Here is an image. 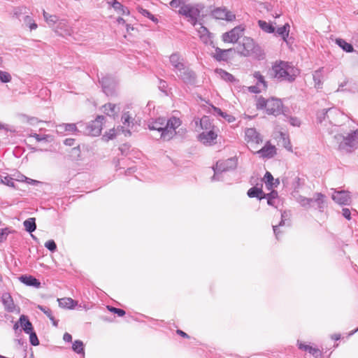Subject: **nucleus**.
<instances>
[{"mask_svg":"<svg viewBox=\"0 0 358 358\" xmlns=\"http://www.w3.org/2000/svg\"><path fill=\"white\" fill-rule=\"evenodd\" d=\"M136 114L131 103L124 105L113 104V120H119L120 125L113 127V138L118 135L131 136V129L136 122Z\"/></svg>","mask_w":358,"mask_h":358,"instance_id":"f257e3e1","label":"nucleus"},{"mask_svg":"<svg viewBox=\"0 0 358 358\" xmlns=\"http://www.w3.org/2000/svg\"><path fill=\"white\" fill-rule=\"evenodd\" d=\"M147 124L150 130H156L160 133L161 139L169 141L176 135V129L180 126L181 121L176 117L169 120L160 117L148 120Z\"/></svg>","mask_w":358,"mask_h":358,"instance_id":"f03ea898","label":"nucleus"},{"mask_svg":"<svg viewBox=\"0 0 358 358\" xmlns=\"http://www.w3.org/2000/svg\"><path fill=\"white\" fill-rule=\"evenodd\" d=\"M299 70L291 63L276 61L271 67V76L278 82L293 83L299 75Z\"/></svg>","mask_w":358,"mask_h":358,"instance_id":"7ed1b4c3","label":"nucleus"},{"mask_svg":"<svg viewBox=\"0 0 358 358\" xmlns=\"http://www.w3.org/2000/svg\"><path fill=\"white\" fill-rule=\"evenodd\" d=\"M239 47L241 48L238 50L241 55L244 57L254 56L259 59L263 58L264 52L262 48L250 37H244Z\"/></svg>","mask_w":358,"mask_h":358,"instance_id":"20e7f679","label":"nucleus"},{"mask_svg":"<svg viewBox=\"0 0 358 358\" xmlns=\"http://www.w3.org/2000/svg\"><path fill=\"white\" fill-rule=\"evenodd\" d=\"M113 10L116 11L117 13L122 14L124 16V17H117L116 22L117 23V24L119 26L124 27L126 29L127 33L128 34H129L131 31H134V27H132L129 23V22L130 21L129 19L131 18V16H130V12L128 8L123 6L117 0H113Z\"/></svg>","mask_w":358,"mask_h":358,"instance_id":"39448f33","label":"nucleus"},{"mask_svg":"<svg viewBox=\"0 0 358 358\" xmlns=\"http://www.w3.org/2000/svg\"><path fill=\"white\" fill-rule=\"evenodd\" d=\"M103 115H98L94 120H92L88 123L78 122V125L80 129H82V133L85 135L97 136L100 135L102 126L103 120H104Z\"/></svg>","mask_w":358,"mask_h":358,"instance_id":"423d86ee","label":"nucleus"},{"mask_svg":"<svg viewBox=\"0 0 358 358\" xmlns=\"http://www.w3.org/2000/svg\"><path fill=\"white\" fill-rule=\"evenodd\" d=\"M203 7L199 4H186L181 6L178 13L189 18V21L193 26L197 23L198 18L200 16Z\"/></svg>","mask_w":358,"mask_h":358,"instance_id":"0eeeda50","label":"nucleus"},{"mask_svg":"<svg viewBox=\"0 0 358 358\" xmlns=\"http://www.w3.org/2000/svg\"><path fill=\"white\" fill-rule=\"evenodd\" d=\"M338 148L347 152H352L358 148V129L351 131L346 136H343V141Z\"/></svg>","mask_w":358,"mask_h":358,"instance_id":"6e6552de","label":"nucleus"},{"mask_svg":"<svg viewBox=\"0 0 358 358\" xmlns=\"http://www.w3.org/2000/svg\"><path fill=\"white\" fill-rule=\"evenodd\" d=\"M175 74L186 85L194 86L196 83V73L187 64L175 73Z\"/></svg>","mask_w":358,"mask_h":358,"instance_id":"1a4fd4ad","label":"nucleus"},{"mask_svg":"<svg viewBox=\"0 0 358 358\" xmlns=\"http://www.w3.org/2000/svg\"><path fill=\"white\" fill-rule=\"evenodd\" d=\"M245 26L238 25L222 34V38L224 43H236L244 34Z\"/></svg>","mask_w":358,"mask_h":358,"instance_id":"9d476101","label":"nucleus"},{"mask_svg":"<svg viewBox=\"0 0 358 358\" xmlns=\"http://www.w3.org/2000/svg\"><path fill=\"white\" fill-rule=\"evenodd\" d=\"M238 165V159L236 157H230L225 160H219L216 162V169L221 172H226L236 169Z\"/></svg>","mask_w":358,"mask_h":358,"instance_id":"9b49d317","label":"nucleus"},{"mask_svg":"<svg viewBox=\"0 0 358 358\" xmlns=\"http://www.w3.org/2000/svg\"><path fill=\"white\" fill-rule=\"evenodd\" d=\"M266 113L277 116L282 113V103L280 99L271 98L268 99L266 108Z\"/></svg>","mask_w":358,"mask_h":358,"instance_id":"f8f14e48","label":"nucleus"},{"mask_svg":"<svg viewBox=\"0 0 358 358\" xmlns=\"http://www.w3.org/2000/svg\"><path fill=\"white\" fill-rule=\"evenodd\" d=\"M217 134L214 129L203 131L198 136V140L205 145H212L216 143Z\"/></svg>","mask_w":358,"mask_h":358,"instance_id":"ddd939ff","label":"nucleus"},{"mask_svg":"<svg viewBox=\"0 0 358 358\" xmlns=\"http://www.w3.org/2000/svg\"><path fill=\"white\" fill-rule=\"evenodd\" d=\"M212 15L218 20L231 22L236 19V15L226 8H217L212 11Z\"/></svg>","mask_w":358,"mask_h":358,"instance_id":"4468645a","label":"nucleus"},{"mask_svg":"<svg viewBox=\"0 0 358 358\" xmlns=\"http://www.w3.org/2000/svg\"><path fill=\"white\" fill-rule=\"evenodd\" d=\"M169 62L171 65V70L174 73H176L178 70L186 65L184 58L178 52L173 53L170 55Z\"/></svg>","mask_w":358,"mask_h":358,"instance_id":"2eb2a0df","label":"nucleus"},{"mask_svg":"<svg viewBox=\"0 0 358 358\" xmlns=\"http://www.w3.org/2000/svg\"><path fill=\"white\" fill-rule=\"evenodd\" d=\"M331 198L340 205H348L351 200L350 192L346 191H335Z\"/></svg>","mask_w":358,"mask_h":358,"instance_id":"dca6fc26","label":"nucleus"},{"mask_svg":"<svg viewBox=\"0 0 358 358\" xmlns=\"http://www.w3.org/2000/svg\"><path fill=\"white\" fill-rule=\"evenodd\" d=\"M245 141L248 143L259 144L262 142L260 134L255 128H248L245 131Z\"/></svg>","mask_w":358,"mask_h":358,"instance_id":"f3484780","label":"nucleus"},{"mask_svg":"<svg viewBox=\"0 0 358 358\" xmlns=\"http://www.w3.org/2000/svg\"><path fill=\"white\" fill-rule=\"evenodd\" d=\"M256 154L259 155L262 158L270 159L276 154V148L274 145H271L268 141L266 145L258 150Z\"/></svg>","mask_w":358,"mask_h":358,"instance_id":"a211bd4d","label":"nucleus"},{"mask_svg":"<svg viewBox=\"0 0 358 358\" xmlns=\"http://www.w3.org/2000/svg\"><path fill=\"white\" fill-rule=\"evenodd\" d=\"M290 178L292 181L289 182V177H286V178L282 179V183L284 185H289L291 187L294 189V191L297 192L300 187H301L304 183V181L302 180L299 176H295L294 173L292 174Z\"/></svg>","mask_w":358,"mask_h":358,"instance_id":"6ab92c4d","label":"nucleus"},{"mask_svg":"<svg viewBox=\"0 0 358 358\" xmlns=\"http://www.w3.org/2000/svg\"><path fill=\"white\" fill-rule=\"evenodd\" d=\"M78 124L75 123H62L57 126V132L58 133H64V132H73L82 133V129L77 127Z\"/></svg>","mask_w":358,"mask_h":358,"instance_id":"aec40b11","label":"nucleus"},{"mask_svg":"<svg viewBox=\"0 0 358 358\" xmlns=\"http://www.w3.org/2000/svg\"><path fill=\"white\" fill-rule=\"evenodd\" d=\"M102 91L106 96L112 95V79L109 76H103L99 80Z\"/></svg>","mask_w":358,"mask_h":358,"instance_id":"412c9836","label":"nucleus"},{"mask_svg":"<svg viewBox=\"0 0 358 358\" xmlns=\"http://www.w3.org/2000/svg\"><path fill=\"white\" fill-rule=\"evenodd\" d=\"M289 24L285 23L282 27H278L276 30V34L280 36L283 41L288 45L291 44V39H293L292 37L289 38Z\"/></svg>","mask_w":358,"mask_h":358,"instance_id":"4be33fe9","label":"nucleus"},{"mask_svg":"<svg viewBox=\"0 0 358 358\" xmlns=\"http://www.w3.org/2000/svg\"><path fill=\"white\" fill-rule=\"evenodd\" d=\"M19 280L20 282L27 286L34 287L36 288L41 287V282L32 275H22L19 277Z\"/></svg>","mask_w":358,"mask_h":358,"instance_id":"5701e85b","label":"nucleus"},{"mask_svg":"<svg viewBox=\"0 0 358 358\" xmlns=\"http://www.w3.org/2000/svg\"><path fill=\"white\" fill-rule=\"evenodd\" d=\"M297 345H298L299 349L308 352L309 354L313 355L315 358H321L322 357V352L318 348H313L312 346L306 345L301 342H299V341H297Z\"/></svg>","mask_w":358,"mask_h":358,"instance_id":"b1692460","label":"nucleus"},{"mask_svg":"<svg viewBox=\"0 0 358 358\" xmlns=\"http://www.w3.org/2000/svg\"><path fill=\"white\" fill-rule=\"evenodd\" d=\"M313 203L317 206V209L320 212H323L326 207V196L320 192H316L314 194Z\"/></svg>","mask_w":358,"mask_h":358,"instance_id":"393cba45","label":"nucleus"},{"mask_svg":"<svg viewBox=\"0 0 358 358\" xmlns=\"http://www.w3.org/2000/svg\"><path fill=\"white\" fill-rule=\"evenodd\" d=\"M262 199H266L268 205L277 208V205L280 201L278 193L276 190H271L270 193H264Z\"/></svg>","mask_w":358,"mask_h":358,"instance_id":"a878e982","label":"nucleus"},{"mask_svg":"<svg viewBox=\"0 0 358 358\" xmlns=\"http://www.w3.org/2000/svg\"><path fill=\"white\" fill-rule=\"evenodd\" d=\"M338 113V110L335 108H329L327 109H322L317 111L316 114L317 121L319 123H322L326 119L329 118V115Z\"/></svg>","mask_w":358,"mask_h":358,"instance_id":"bb28decb","label":"nucleus"},{"mask_svg":"<svg viewBox=\"0 0 358 358\" xmlns=\"http://www.w3.org/2000/svg\"><path fill=\"white\" fill-rule=\"evenodd\" d=\"M232 48L223 50L220 48H216L215 54L213 55V58L217 62H227L229 59L227 53L231 52Z\"/></svg>","mask_w":358,"mask_h":358,"instance_id":"cd10ccee","label":"nucleus"},{"mask_svg":"<svg viewBox=\"0 0 358 358\" xmlns=\"http://www.w3.org/2000/svg\"><path fill=\"white\" fill-rule=\"evenodd\" d=\"M2 303L6 311L12 313L15 310V304L10 294H3L2 296Z\"/></svg>","mask_w":358,"mask_h":358,"instance_id":"c85d7f7f","label":"nucleus"},{"mask_svg":"<svg viewBox=\"0 0 358 358\" xmlns=\"http://www.w3.org/2000/svg\"><path fill=\"white\" fill-rule=\"evenodd\" d=\"M19 323H20V326L22 327L23 331L26 334L31 333V331L34 330V327H33L31 322L28 319V317L24 315H22L20 317Z\"/></svg>","mask_w":358,"mask_h":358,"instance_id":"c756f323","label":"nucleus"},{"mask_svg":"<svg viewBox=\"0 0 358 358\" xmlns=\"http://www.w3.org/2000/svg\"><path fill=\"white\" fill-rule=\"evenodd\" d=\"M59 306L64 308L73 309L77 305V301L71 298H62L57 299Z\"/></svg>","mask_w":358,"mask_h":358,"instance_id":"7c9ffc66","label":"nucleus"},{"mask_svg":"<svg viewBox=\"0 0 358 358\" xmlns=\"http://www.w3.org/2000/svg\"><path fill=\"white\" fill-rule=\"evenodd\" d=\"M289 215H290L289 212H287L286 210L282 211L281 212V220H280V223L278 225L273 226V233L277 239H278V236L280 234L278 227L285 225V220H287L289 218Z\"/></svg>","mask_w":358,"mask_h":358,"instance_id":"2f4dec72","label":"nucleus"},{"mask_svg":"<svg viewBox=\"0 0 358 358\" xmlns=\"http://www.w3.org/2000/svg\"><path fill=\"white\" fill-rule=\"evenodd\" d=\"M264 192H263L262 188H259L257 187H252L248 190L247 195L250 198H257L259 200L262 199V196Z\"/></svg>","mask_w":358,"mask_h":358,"instance_id":"473e14b6","label":"nucleus"},{"mask_svg":"<svg viewBox=\"0 0 358 358\" xmlns=\"http://www.w3.org/2000/svg\"><path fill=\"white\" fill-rule=\"evenodd\" d=\"M336 43L345 52H354V48L352 45L350 43H348L343 38H336Z\"/></svg>","mask_w":358,"mask_h":358,"instance_id":"72a5a7b5","label":"nucleus"},{"mask_svg":"<svg viewBox=\"0 0 358 358\" xmlns=\"http://www.w3.org/2000/svg\"><path fill=\"white\" fill-rule=\"evenodd\" d=\"M297 202L300 204V206L305 209H309L312 208L313 203V198H307L303 196H299L297 198Z\"/></svg>","mask_w":358,"mask_h":358,"instance_id":"f704fd0d","label":"nucleus"},{"mask_svg":"<svg viewBox=\"0 0 358 358\" xmlns=\"http://www.w3.org/2000/svg\"><path fill=\"white\" fill-rule=\"evenodd\" d=\"M25 230L29 233H32L36 229V218L29 217L23 222Z\"/></svg>","mask_w":358,"mask_h":358,"instance_id":"c9c22d12","label":"nucleus"},{"mask_svg":"<svg viewBox=\"0 0 358 358\" xmlns=\"http://www.w3.org/2000/svg\"><path fill=\"white\" fill-rule=\"evenodd\" d=\"M200 126L203 130L208 131L210 129H215V126L210 122L209 117L203 116L200 119Z\"/></svg>","mask_w":358,"mask_h":358,"instance_id":"e433bc0d","label":"nucleus"},{"mask_svg":"<svg viewBox=\"0 0 358 358\" xmlns=\"http://www.w3.org/2000/svg\"><path fill=\"white\" fill-rule=\"evenodd\" d=\"M313 78L316 87H320L322 85L323 68L315 71L313 73Z\"/></svg>","mask_w":358,"mask_h":358,"instance_id":"4c0bfd02","label":"nucleus"},{"mask_svg":"<svg viewBox=\"0 0 358 358\" xmlns=\"http://www.w3.org/2000/svg\"><path fill=\"white\" fill-rule=\"evenodd\" d=\"M258 25L264 31L268 34H273L275 31V29L272 24L268 23L264 20H259Z\"/></svg>","mask_w":358,"mask_h":358,"instance_id":"58836bf2","label":"nucleus"},{"mask_svg":"<svg viewBox=\"0 0 358 358\" xmlns=\"http://www.w3.org/2000/svg\"><path fill=\"white\" fill-rule=\"evenodd\" d=\"M253 76L257 80V85L259 87L262 85L263 90L267 88V83L265 80L264 77L261 74L259 71H255L253 74Z\"/></svg>","mask_w":358,"mask_h":358,"instance_id":"ea45409f","label":"nucleus"},{"mask_svg":"<svg viewBox=\"0 0 358 358\" xmlns=\"http://www.w3.org/2000/svg\"><path fill=\"white\" fill-rule=\"evenodd\" d=\"M72 350L78 355L85 354L84 343L80 340H76L72 345Z\"/></svg>","mask_w":358,"mask_h":358,"instance_id":"a19ab883","label":"nucleus"},{"mask_svg":"<svg viewBox=\"0 0 358 358\" xmlns=\"http://www.w3.org/2000/svg\"><path fill=\"white\" fill-rule=\"evenodd\" d=\"M27 8L24 6H20L14 8L13 12V17H16L21 20V17L23 18V16L27 15Z\"/></svg>","mask_w":358,"mask_h":358,"instance_id":"79ce46f5","label":"nucleus"},{"mask_svg":"<svg viewBox=\"0 0 358 358\" xmlns=\"http://www.w3.org/2000/svg\"><path fill=\"white\" fill-rule=\"evenodd\" d=\"M216 71L220 73V76L222 78V79H223L225 81L233 83L235 80V78L232 74L228 73L227 71L222 69H217Z\"/></svg>","mask_w":358,"mask_h":358,"instance_id":"37998d69","label":"nucleus"},{"mask_svg":"<svg viewBox=\"0 0 358 358\" xmlns=\"http://www.w3.org/2000/svg\"><path fill=\"white\" fill-rule=\"evenodd\" d=\"M69 155L73 160H81V150L80 145L73 148L69 152Z\"/></svg>","mask_w":358,"mask_h":358,"instance_id":"c03bdc74","label":"nucleus"},{"mask_svg":"<svg viewBox=\"0 0 358 358\" xmlns=\"http://www.w3.org/2000/svg\"><path fill=\"white\" fill-rule=\"evenodd\" d=\"M266 186L268 189H271L273 187L274 178L269 171H266L263 178Z\"/></svg>","mask_w":358,"mask_h":358,"instance_id":"a18cd8bd","label":"nucleus"},{"mask_svg":"<svg viewBox=\"0 0 358 358\" xmlns=\"http://www.w3.org/2000/svg\"><path fill=\"white\" fill-rule=\"evenodd\" d=\"M23 21L26 26L29 27L31 30L36 29L38 27L33 18L27 14L23 16Z\"/></svg>","mask_w":358,"mask_h":358,"instance_id":"49530a36","label":"nucleus"},{"mask_svg":"<svg viewBox=\"0 0 358 358\" xmlns=\"http://www.w3.org/2000/svg\"><path fill=\"white\" fill-rule=\"evenodd\" d=\"M0 182L8 187H13L14 189L15 188V185L13 182V178L8 175L6 176H0Z\"/></svg>","mask_w":358,"mask_h":358,"instance_id":"de8ad7c7","label":"nucleus"},{"mask_svg":"<svg viewBox=\"0 0 358 358\" xmlns=\"http://www.w3.org/2000/svg\"><path fill=\"white\" fill-rule=\"evenodd\" d=\"M13 231L9 228L6 227L4 229H0V243L7 240L8 236Z\"/></svg>","mask_w":358,"mask_h":358,"instance_id":"09e8293b","label":"nucleus"},{"mask_svg":"<svg viewBox=\"0 0 358 358\" xmlns=\"http://www.w3.org/2000/svg\"><path fill=\"white\" fill-rule=\"evenodd\" d=\"M12 77L8 72L0 70V81L3 83L10 82Z\"/></svg>","mask_w":358,"mask_h":358,"instance_id":"8fccbe9b","label":"nucleus"},{"mask_svg":"<svg viewBox=\"0 0 358 358\" xmlns=\"http://www.w3.org/2000/svg\"><path fill=\"white\" fill-rule=\"evenodd\" d=\"M29 334V341L31 345L37 346L39 345V340L36 332L33 330L31 333H28Z\"/></svg>","mask_w":358,"mask_h":358,"instance_id":"3c124183","label":"nucleus"},{"mask_svg":"<svg viewBox=\"0 0 358 358\" xmlns=\"http://www.w3.org/2000/svg\"><path fill=\"white\" fill-rule=\"evenodd\" d=\"M268 99H265L264 97H259L257 101L256 107L257 109H266L267 106Z\"/></svg>","mask_w":358,"mask_h":358,"instance_id":"603ef678","label":"nucleus"},{"mask_svg":"<svg viewBox=\"0 0 358 358\" xmlns=\"http://www.w3.org/2000/svg\"><path fill=\"white\" fill-rule=\"evenodd\" d=\"M45 247L52 252L57 250V245L54 240H49L45 243Z\"/></svg>","mask_w":358,"mask_h":358,"instance_id":"864d4df0","label":"nucleus"},{"mask_svg":"<svg viewBox=\"0 0 358 358\" xmlns=\"http://www.w3.org/2000/svg\"><path fill=\"white\" fill-rule=\"evenodd\" d=\"M280 136L282 139L284 147L288 150H292V145L289 139L282 132L280 133Z\"/></svg>","mask_w":358,"mask_h":358,"instance_id":"5fc2aeb1","label":"nucleus"},{"mask_svg":"<svg viewBox=\"0 0 358 358\" xmlns=\"http://www.w3.org/2000/svg\"><path fill=\"white\" fill-rule=\"evenodd\" d=\"M37 308L42 311L45 315H46V316L48 318H50L52 315V310L48 307L41 305H38Z\"/></svg>","mask_w":358,"mask_h":358,"instance_id":"6e6d98bb","label":"nucleus"},{"mask_svg":"<svg viewBox=\"0 0 358 358\" xmlns=\"http://www.w3.org/2000/svg\"><path fill=\"white\" fill-rule=\"evenodd\" d=\"M213 169L214 171V175L212 176L211 180L212 181L220 180L221 178L220 175L222 172H221V171H220L218 169H216V166H213Z\"/></svg>","mask_w":358,"mask_h":358,"instance_id":"4d7b16f0","label":"nucleus"},{"mask_svg":"<svg viewBox=\"0 0 358 358\" xmlns=\"http://www.w3.org/2000/svg\"><path fill=\"white\" fill-rule=\"evenodd\" d=\"M185 0H171L169 4L172 8H178L181 5H185Z\"/></svg>","mask_w":358,"mask_h":358,"instance_id":"13d9d810","label":"nucleus"},{"mask_svg":"<svg viewBox=\"0 0 358 358\" xmlns=\"http://www.w3.org/2000/svg\"><path fill=\"white\" fill-rule=\"evenodd\" d=\"M289 122L294 127H299L301 125L300 120L296 117H290L289 118Z\"/></svg>","mask_w":358,"mask_h":358,"instance_id":"bf43d9fd","label":"nucleus"},{"mask_svg":"<svg viewBox=\"0 0 358 358\" xmlns=\"http://www.w3.org/2000/svg\"><path fill=\"white\" fill-rule=\"evenodd\" d=\"M141 13L144 16L148 17L149 19H150L153 22H155V21L157 20V19L150 11H148L146 9H142Z\"/></svg>","mask_w":358,"mask_h":358,"instance_id":"052dcab7","label":"nucleus"},{"mask_svg":"<svg viewBox=\"0 0 358 358\" xmlns=\"http://www.w3.org/2000/svg\"><path fill=\"white\" fill-rule=\"evenodd\" d=\"M167 87H168V84L165 80H162V79L159 80V89L160 91H162L163 92H166Z\"/></svg>","mask_w":358,"mask_h":358,"instance_id":"680f3d73","label":"nucleus"},{"mask_svg":"<svg viewBox=\"0 0 358 358\" xmlns=\"http://www.w3.org/2000/svg\"><path fill=\"white\" fill-rule=\"evenodd\" d=\"M30 136L34 138L38 142L42 141H46L48 137L47 135L41 136L36 133L31 134Z\"/></svg>","mask_w":358,"mask_h":358,"instance_id":"e2e57ef3","label":"nucleus"},{"mask_svg":"<svg viewBox=\"0 0 358 358\" xmlns=\"http://www.w3.org/2000/svg\"><path fill=\"white\" fill-rule=\"evenodd\" d=\"M57 20H58L57 16H56L55 15H52L48 16V19L46 20V22L49 25H54L57 22Z\"/></svg>","mask_w":358,"mask_h":358,"instance_id":"0e129e2a","label":"nucleus"},{"mask_svg":"<svg viewBox=\"0 0 358 358\" xmlns=\"http://www.w3.org/2000/svg\"><path fill=\"white\" fill-rule=\"evenodd\" d=\"M248 90L251 93H254V94H258L259 92H261V89H260V87H259L258 85H252V86H250L248 87Z\"/></svg>","mask_w":358,"mask_h":358,"instance_id":"69168bd1","label":"nucleus"},{"mask_svg":"<svg viewBox=\"0 0 358 358\" xmlns=\"http://www.w3.org/2000/svg\"><path fill=\"white\" fill-rule=\"evenodd\" d=\"M342 215L345 219H347L348 220H350L351 219V212L348 208H343Z\"/></svg>","mask_w":358,"mask_h":358,"instance_id":"338daca9","label":"nucleus"},{"mask_svg":"<svg viewBox=\"0 0 358 358\" xmlns=\"http://www.w3.org/2000/svg\"><path fill=\"white\" fill-rule=\"evenodd\" d=\"M103 112L107 115L110 116L109 113L112 112V103H108L105 104L104 106H103Z\"/></svg>","mask_w":358,"mask_h":358,"instance_id":"774afa93","label":"nucleus"}]
</instances>
